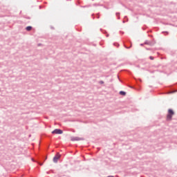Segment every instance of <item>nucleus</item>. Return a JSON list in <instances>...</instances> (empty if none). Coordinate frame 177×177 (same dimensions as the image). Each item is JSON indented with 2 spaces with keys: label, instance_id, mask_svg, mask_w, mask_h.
<instances>
[{
  "label": "nucleus",
  "instance_id": "nucleus-1",
  "mask_svg": "<svg viewBox=\"0 0 177 177\" xmlns=\"http://www.w3.org/2000/svg\"><path fill=\"white\" fill-rule=\"evenodd\" d=\"M174 115V112L171 109H169L168 111V115L167 116V120H171L172 118V116Z\"/></svg>",
  "mask_w": 177,
  "mask_h": 177
},
{
  "label": "nucleus",
  "instance_id": "nucleus-2",
  "mask_svg": "<svg viewBox=\"0 0 177 177\" xmlns=\"http://www.w3.org/2000/svg\"><path fill=\"white\" fill-rule=\"evenodd\" d=\"M60 157H61L60 154L57 153L56 156L53 158V162L56 163Z\"/></svg>",
  "mask_w": 177,
  "mask_h": 177
},
{
  "label": "nucleus",
  "instance_id": "nucleus-3",
  "mask_svg": "<svg viewBox=\"0 0 177 177\" xmlns=\"http://www.w3.org/2000/svg\"><path fill=\"white\" fill-rule=\"evenodd\" d=\"M63 131L60 129H55L53 131H52L53 134H62Z\"/></svg>",
  "mask_w": 177,
  "mask_h": 177
},
{
  "label": "nucleus",
  "instance_id": "nucleus-4",
  "mask_svg": "<svg viewBox=\"0 0 177 177\" xmlns=\"http://www.w3.org/2000/svg\"><path fill=\"white\" fill-rule=\"evenodd\" d=\"M26 30L27 31H30V30H32V26H27V27L26 28Z\"/></svg>",
  "mask_w": 177,
  "mask_h": 177
},
{
  "label": "nucleus",
  "instance_id": "nucleus-5",
  "mask_svg": "<svg viewBox=\"0 0 177 177\" xmlns=\"http://www.w3.org/2000/svg\"><path fill=\"white\" fill-rule=\"evenodd\" d=\"M120 94L121 95H126V93L125 92H124V91H120Z\"/></svg>",
  "mask_w": 177,
  "mask_h": 177
},
{
  "label": "nucleus",
  "instance_id": "nucleus-6",
  "mask_svg": "<svg viewBox=\"0 0 177 177\" xmlns=\"http://www.w3.org/2000/svg\"><path fill=\"white\" fill-rule=\"evenodd\" d=\"M150 59H151V60H153V57H150Z\"/></svg>",
  "mask_w": 177,
  "mask_h": 177
},
{
  "label": "nucleus",
  "instance_id": "nucleus-7",
  "mask_svg": "<svg viewBox=\"0 0 177 177\" xmlns=\"http://www.w3.org/2000/svg\"><path fill=\"white\" fill-rule=\"evenodd\" d=\"M100 83L101 84H104V82H103L102 81H101Z\"/></svg>",
  "mask_w": 177,
  "mask_h": 177
},
{
  "label": "nucleus",
  "instance_id": "nucleus-8",
  "mask_svg": "<svg viewBox=\"0 0 177 177\" xmlns=\"http://www.w3.org/2000/svg\"><path fill=\"white\" fill-rule=\"evenodd\" d=\"M41 166L43 165V164H39Z\"/></svg>",
  "mask_w": 177,
  "mask_h": 177
},
{
  "label": "nucleus",
  "instance_id": "nucleus-9",
  "mask_svg": "<svg viewBox=\"0 0 177 177\" xmlns=\"http://www.w3.org/2000/svg\"><path fill=\"white\" fill-rule=\"evenodd\" d=\"M109 177H113V176H109Z\"/></svg>",
  "mask_w": 177,
  "mask_h": 177
}]
</instances>
